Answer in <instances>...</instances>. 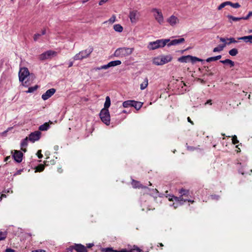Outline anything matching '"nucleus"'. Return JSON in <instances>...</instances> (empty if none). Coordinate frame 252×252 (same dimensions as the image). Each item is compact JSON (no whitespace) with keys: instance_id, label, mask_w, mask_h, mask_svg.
Wrapping results in <instances>:
<instances>
[{"instance_id":"obj_1","label":"nucleus","mask_w":252,"mask_h":252,"mask_svg":"<svg viewBox=\"0 0 252 252\" xmlns=\"http://www.w3.org/2000/svg\"><path fill=\"white\" fill-rule=\"evenodd\" d=\"M181 194L180 197H176L174 195H170L168 198L169 201H176L177 202H180V204H183L184 202L188 201L191 203L194 201L188 198L189 191L185 189H181L179 191Z\"/></svg>"},{"instance_id":"obj_34","label":"nucleus","mask_w":252,"mask_h":252,"mask_svg":"<svg viewBox=\"0 0 252 252\" xmlns=\"http://www.w3.org/2000/svg\"><path fill=\"white\" fill-rule=\"evenodd\" d=\"M38 88V86L37 85H35V86H33V87H29V89H28V90L26 91V93H33V92L36 91L37 89Z\"/></svg>"},{"instance_id":"obj_60","label":"nucleus","mask_w":252,"mask_h":252,"mask_svg":"<svg viewBox=\"0 0 252 252\" xmlns=\"http://www.w3.org/2000/svg\"><path fill=\"white\" fill-rule=\"evenodd\" d=\"M13 250H12V249H7L6 250V252H13Z\"/></svg>"},{"instance_id":"obj_16","label":"nucleus","mask_w":252,"mask_h":252,"mask_svg":"<svg viewBox=\"0 0 252 252\" xmlns=\"http://www.w3.org/2000/svg\"><path fill=\"white\" fill-rule=\"evenodd\" d=\"M185 38H180L179 39H175L171 41H169L168 43H167V46L168 47L171 46L172 45H176L177 44H179L181 43H182L185 42Z\"/></svg>"},{"instance_id":"obj_63","label":"nucleus","mask_w":252,"mask_h":252,"mask_svg":"<svg viewBox=\"0 0 252 252\" xmlns=\"http://www.w3.org/2000/svg\"><path fill=\"white\" fill-rule=\"evenodd\" d=\"M72 65H73V62H70L69 63L68 67H71Z\"/></svg>"},{"instance_id":"obj_62","label":"nucleus","mask_w":252,"mask_h":252,"mask_svg":"<svg viewBox=\"0 0 252 252\" xmlns=\"http://www.w3.org/2000/svg\"><path fill=\"white\" fill-rule=\"evenodd\" d=\"M188 149L189 150H193L194 149V148L192 147H188Z\"/></svg>"},{"instance_id":"obj_5","label":"nucleus","mask_w":252,"mask_h":252,"mask_svg":"<svg viewBox=\"0 0 252 252\" xmlns=\"http://www.w3.org/2000/svg\"><path fill=\"white\" fill-rule=\"evenodd\" d=\"M151 12L156 21L160 25L163 24L164 20L163 14L160 9L154 8L152 9Z\"/></svg>"},{"instance_id":"obj_44","label":"nucleus","mask_w":252,"mask_h":252,"mask_svg":"<svg viewBox=\"0 0 252 252\" xmlns=\"http://www.w3.org/2000/svg\"><path fill=\"white\" fill-rule=\"evenodd\" d=\"M44 169V166L43 165H40V166H38L37 167V170L39 172L42 171Z\"/></svg>"},{"instance_id":"obj_27","label":"nucleus","mask_w":252,"mask_h":252,"mask_svg":"<svg viewBox=\"0 0 252 252\" xmlns=\"http://www.w3.org/2000/svg\"><path fill=\"white\" fill-rule=\"evenodd\" d=\"M111 104V100L109 97V96H106L105 98V101L104 105V108L103 109H108V108L110 107Z\"/></svg>"},{"instance_id":"obj_37","label":"nucleus","mask_w":252,"mask_h":252,"mask_svg":"<svg viewBox=\"0 0 252 252\" xmlns=\"http://www.w3.org/2000/svg\"><path fill=\"white\" fill-rule=\"evenodd\" d=\"M227 17L229 20H232L233 21H238L242 19V17H235L230 15H227Z\"/></svg>"},{"instance_id":"obj_57","label":"nucleus","mask_w":252,"mask_h":252,"mask_svg":"<svg viewBox=\"0 0 252 252\" xmlns=\"http://www.w3.org/2000/svg\"><path fill=\"white\" fill-rule=\"evenodd\" d=\"M212 100H207V101L205 103V104H212Z\"/></svg>"},{"instance_id":"obj_22","label":"nucleus","mask_w":252,"mask_h":252,"mask_svg":"<svg viewBox=\"0 0 252 252\" xmlns=\"http://www.w3.org/2000/svg\"><path fill=\"white\" fill-rule=\"evenodd\" d=\"M178 61L181 63H188L189 62V55L182 56L178 59Z\"/></svg>"},{"instance_id":"obj_25","label":"nucleus","mask_w":252,"mask_h":252,"mask_svg":"<svg viewBox=\"0 0 252 252\" xmlns=\"http://www.w3.org/2000/svg\"><path fill=\"white\" fill-rule=\"evenodd\" d=\"M204 60L202 59L189 55V62H191L192 63H195L196 62H202Z\"/></svg>"},{"instance_id":"obj_18","label":"nucleus","mask_w":252,"mask_h":252,"mask_svg":"<svg viewBox=\"0 0 252 252\" xmlns=\"http://www.w3.org/2000/svg\"><path fill=\"white\" fill-rule=\"evenodd\" d=\"M131 184L132 187L134 188H142V189H146L147 187L146 186H143L140 182L138 181H136L134 180H132Z\"/></svg>"},{"instance_id":"obj_48","label":"nucleus","mask_w":252,"mask_h":252,"mask_svg":"<svg viewBox=\"0 0 252 252\" xmlns=\"http://www.w3.org/2000/svg\"><path fill=\"white\" fill-rule=\"evenodd\" d=\"M108 0H100V1L99 2V5H101L104 3L106 2Z\"/></svg>"},{"instance_id":"obj_45","label":"nucleus","mask_w":252,"mask_h":252,"mask_svg":"<svg viewBox=\"0 0 252 252\" xmlns=\"http://www.w3.org/2000/svg\"><path fill=\"white\" fill-rule=\"evenodd\" d=\"M251 16H252L250 11L249 12L248 14L246 17H242V18L243 20H248Z\"/></svg>"},{"instance_id":"obj_55","label":"nucleus","mask_w":252,"mask_h":252,"mask_svg":"<svg viewBox=\"0 0 252 252\" xmlns=\"http://www.w3.org/2000/svg\"><path fill=\"white\" fill-rule=\"evenodd\" d=\"M11 158V157L10 156H7L6 157L5 159H4V161H8L9 159H10Z\"/></svg>"},{"instance_id":"obj_35","label":"nucleus","mask_w":252,"mask_h":252,"mask_svg":"<svg viewBox=\"0 0 252 252\" xmlns=\"http://www.w3.org/2000/svg\"><path fill=\"white\" fill-rule=\"evenodd\" d=\"M228 53L230 55L232 56H235L238 54V51L237 49L233 48L229 50Z\"/></svg>"},{"instance_id":"obj_32","label":"nucleus","mask_w":252,"mask_h":252,"mask_svg":"<svg viewBox=\"0 0 252 252\" xmlns=\"http://www.w3.org/2000/svg\"><path fill=\"white\" fill-rule=\"evenodd\" d=\"M148 84V80L147 78H145L142 83L140 84V89L141 90H144L147 88Z\"/></svg>"},{"instance_id":"obj_61","label":"nucleus","mask_w":252,"mask_h":252,"mask_svg":"<svg viewBox=\"0 0 252 252\" xmlns=\"http://www.w3.org/2000/svg\"><path fill=\"white\" fill-rule=\"evenodd\" d=\"M45 33H46L45 30H42L41 34V35H44Z\"/></svg>"},{"instance_id":"obj_39","label":"nucleus","mask_w":252,"mask_h":252,"mask_svg":"<svg viewBox=\"0 0 252 252\" xmlns=\"http://www.w3.org/2000/svg\"><path fill=\"white\" fill-rule=\"evenodd\" d=\"M116 16L115 15H113L108 21L104 22V23L109 22L110 24H113L116 21Z\"/></svg>"},{"instance_id":"obj_43","label":"nucleus","mask_w":252,"mask_h":252,"mask_svg":"<svg viewBox=\"0 0 252 252\" xmlns=\"http://www.w3.org/2000/svg\"><path fill=\"white\" fill-rule=\"evenodd\" d=\"M41 34L39 33H36L34 35L33 39L34 41H37L38 39L41 36Z\"/></svg>"},{"instance_id":"obj_19","label":"nucleus","mask_w":252,"mask_h":252,"mask_svg":"<svg viewBox=\"0 0 252 252\" xmlns=\"http://www.w3.org/2000/svg\"><path fill=\"white\" fill-rule=\"evenodd\" d=\"M121 63H122V62L121 61L116 60V61H111V62L108 63L106 64V65L107 67V69H108V68L111 67L115 66L117 65H120L121 64Z\"/></svg>"},{"instance_id":"obj_12","label":"nucleus","mask_w":252,"mask_h":252,"mask_svg":"<svg viewBox=\"0 0 252 252\" xmlns=\"http://www.w3.org/2000/svg\"><path fill=\"white\" fill-rule=\"evenodd\" d=\"M56 92V90L54 88H51L48 90L44 94H43L41 98L43 100H46L51 97Z\"/></svg>"},{"instance_id":"obj_26","label":"nucleus","mask_w":252,"mask_h":252,"mask_svg":"<svg viewBox=\"0 0 252 252\" xmlns=\"http://www.w3.org/2000/svg\"><path fill=\"white\" fill-rule=\"evenodd\" d=\"M50 125L48 123H45L44 124L41 125L39 127V130L41 131H46L49 129Z\"/></svg>"},{"instance_id":"obj_30","label":"nucleus","mask_w":252,"mask_h":252,"mask_svg":"<svg viewBox=\"0 0 252 252\" xmlns=\"http://www.w3.org/2000/svg\"><path fill=\"white\" fill-rule=\"evenodd\" d=\"M220 62L223 64H228L230 65V67H232L234 65V62L229 59H226L225 60L220 61Z\"/></svg>"},{"instance_id":"obj_8","label":"nucleus","mask_w":252,"mask_h":252,"mask_svg":"<svg viewBox=\"0 0 252 252\" xmlns=\"http://www.w3.org/2000/svg\"><path fill=\"white\" fill-rule=\"evenodd\" d=\"M57 55V52L53 50L47 51L39 56V59L41 61L50 59Z\"/></svg>"},{"instance_id":"obj_17","label":"nucleus","mask_w":252,"mask_h":252,"mask_svg":"<svg viewBox=\"0 0 252 252\" xmlns=\"http://www.w3.org/2000/svg\"><path fill=\"white\" fill-rule=\"evenodd\" d=\"M160 57L162 65L171 62L173 58L171 55H161Z\"/></svg>"},{"instance_id":"obj_21","label":"nucleus","mask_w":252,"mask_h":252,"mask_svg":"<svg viewBox=\"0 0 252 252\" xmlns=\"http://www.w3.org/2000/svg\"><path fill=\"white\" fill-rule=\"evenodd\" d=\"M143 103L135 100H132L131 107H134L136 110H139L142 106Z\"/></svg>"},{"instance_id":"obj_7","label":"nucleus","mask_w":252,"mask_h":252,"mask_svg":"<svg viewBox=\"0 0 252 252\" xmlns=\"http://www.w3.org/2000/svg\"><path fill=\"white\" fill-rule=\"evenodd\" d=\"M99 116L101 120L107 126H109L110 123V116L108 109H102L99 113Z\"/></svg>"},{"instance_id":"obj_2","label":"nucleus","mask_w":252,"mask_h":252,"mask_svg":"<svg viewBox=\"0 0 252 252\" xmlns=\"http://www.w3.org/2000/svg\"><path fill=\"white\" fill-rule=\"evenodd\" d=\"M170 41L169 39H158L149 43L147 48L150 50H154L164 47Z\"/></svg>"},{"instance_id":"obj_36","label":"nucleus","mask_w":252,"mask_h":252,"mask_svg":"<svg viewBox=\"0 0 252 252\" xmlns=\"http://www.w3.org/2000/svg\"><path fill=\"white\" fill-rule=\"evenodd\" d=\"M230 1H227L221 3L218 7L219 10H221L222 8L224 7L226 5H229Z\"/></svg>"},{"instance_id":"obj_38","label":"nucleus","mask_w":252,"mask_h":252,"mask_svg":"<svg viewBox=\"0 0 252 252\" xmlns=\"http://www.w3.org/2000/svg\"><path fill=\"white\" fill-rule=\"evenodd\" d=\"M7 236V232L6 231L0 232V241L4 240Z\"/></svg>"},{"instance_id":"obj_20","label":"nucleus","mask_w":252,"mask_h":252,"mask_svg":"<svg viewBox=\"0 0 252 252\" xmlns=\"http://www.w3.org/2000/svg\"><path fill=\"white\" fill-rule=\"evenodd\" d=\"M28 137H26L25 138L23 139L21 142V150L24 152H26L27 151L26 149L24 148L28 146Z\"/></svg>"},{"instance_id":"obj_42","label":"nucleus","mask_w":252,"mask_h":252,"mask_svg":"<svg viewBox=\"0 0 252 252\" xmlns=\"http://www.w3.org/2000/svg\"><path fill=\"white\" fill-rule=\"evenodd\" d=\"M232 140L233 144H236L239 143V141L237 140V138L236 135L232 136Z\"/></svg>"},{"instance_id":"obj_59","label":"nucleus","mask_w":252,"mask_h":252,"mask_svg":"<svg viewBox=\"0 0 252 252\" xmlns=\"http://www.w3.org/2000/svg\"><path fill=\"white\" fill-rule=\"evenodd\" d=\"M22 171H23V169L19 170L17 171L16 174H17V175L20 174Z\"/></svg>"},{"instance_id":"obj_58","label":"nucleus","mask_w":252,"mask_h":252,"mask_svg":"<svg viewBox=\"0 0 252 252\" xmlns=\"http://www.w3.org/2000/svg\"><path fill=\"white\" fill-rule=\"evenodd\" d=\"M6 197V196L5 194H0V198H1L2 199L3 197Z\"/></svg>"},{"instance_id":"obj_41","label":"nucleus","mask_w":252,"mask_h":252,"mask_svg":"<svg viewBox=\"0 0 252 252\" xmlns=\"http://www.w3.org/2000/svg\"><path fill=\"white\" fill-rule=\"evenodd\" d=\"M182 204H180V202H177L175 201L172 204L170 205L171 206H173L175 209L177 208L179 206L182 205Z\"/></svg>"},{"instance_id":"obj_46","label":"nucleus","mask_w":252,"mask_h":252,"mask_svg":"<svg viewBox=\"0 0 252 252\" xmlns=\"http://www.w3.org/2000/svg\"><path fill=\"white\" fill-rule=\"evenodd\" d=\"M12 129V127H9L7 130H5L4 131L2 132L1 133V135L2 136H5L7 132L10 129Z\"/></svg>"},{"instance_id":"obj_31","label":"nucleus","mask_w":252,"mask_h":252,"mask_svg":"<svg viewBox=\"0 0 252 252\" xmlns=\"http://www.w3.org/2000/svg\"><path fill=\"white\" fill-rule=\"evenodd\" d=\"M225 47V45L224 44L222 45H220L218 47H215L213 49L214 52H220L223 50V48Z\"/></svg>"},{"instance_id":"obj_10","label":"nucleus","mask_w":252,"mask_h":252,"mask_svg":"<svg viewBox=\"0 0 252 252\" xmlns=\"http://www.w3.org/2000/svg\"><path fill=\"white\" fill-rule=\"evenodd\" d=\"M166 22L170 26L175 27L180 23V19L176 16L172 15L166 19Z\"/></svg>"},{"instance_id":"obj_52","label":"nucleus","mask_w":252,"mask_h":252,"mask_svg":"<svg viewBox=\"0 0 252 252\" xmlns=\"http://www.w3.org/2000/svg\"><path fill=\"white\" fill-rule=\"evenodd\" d=\"M114 252H132V251H127L126 250H122V251H114Z\"/></svg>"},{"instance_id":"obj_50","label":"nucleus","mask_w":252,"mask_h":252,"mask_svg":"<svg viewBox=\"0 0 252 252\" xmlns=\"http://www.w3.org/2000/svg\"><path fill=\"white\" fill-rule=\"evenodd\" d=\"M211 197L213 199L218 200L219 198V196L218 195H212Z\"/></svg>"},{"instance_id":"obj_4","label":"nucleus","mask_w":252,"mask_h":252,"mask_svg":"<svg viewBox=\"0 0 252 252\" xmlns=\"http://www.w3.org/2000/svg\"><path fill=\"white\" fill-rule=\"evenodd\" d=\"M94 49L92 47H89L87 49L82 50L79 53L76 54L73 57L74 61L82 60L84 59L87 58L90 56L91 54L93 52Z\"/></svg>"},{"instance_id":"obj_14","label":"nucleus","mask_w":252,"mask_h":252,"mask_svg":"<svg viewBox=\"0 0 252 252\" xmlns=\"http://www.w3.org/2000/svg\"><path fill=\"white\" fill-rule=\"evenodd\" d=\"M12 157L17 162L20 163L22 161L23 154L20 151L15 150Z\"/></svg>"},{"instance_id":"obj_40","label":"nucleus","mask_w":252,"mask_h":252,"mask_svg":"<svg viewBox=\"0 0 252 252\" xmlns=\"http://www.w3.org/2000/svg\"><path fill=\"white\" fill-rule=\"evenodd\" d=\"M229 5L235 8H237L240 7V5L239 3H232L231 1H230Z\"/></svg>"},{"instance_id":"obj_33","label":"nucleus","mask_w":252,"mask_h":252,"mask_svg":"<svg viewBox=\"0 0 252 252\" xmlns=\"http://www.w3.org/2000/svg\"><path fill=\"white\" fill-rule=\"evenodd\" d=\"M123 106L125 108H127L132 106V100H126L123 103Z\"/></svg>"},{"instance_id":"obj_11","label":"nucleus","mask_w":252,"mask_h":252,"mask_svg":"<svg viewBox=\"0 0 252 252\" xmlns=\"http://www.w3.org/2000/svg\"><path fill=\"white\" fill-rule=\"evenodd\" d=\"M41 136V132L39 131H35L32 132L29 136V140L33 143L36 141H38Z\"/></svg>"},{"instance_id":"obj_47","label":"nucleus","mask_w":252,"mask_h":252,"mask_svg":"<svg viewBox=\"0 0 252 252\" xmlns=\"http://www.w3.org/2000/svg\"><path fill=\"white\" fill-rule=\"evenodd\" d=\"M37 155L39 158H41L42 157V155L41 154V150H38L37 152Z\"/></svg>"},{"instance_id":"obj_28","label":"nucleus","mask_w":252,"mask_h":252,"mask_svg":"<svg viewBox=\"0 0 252 252\" xmlns=\"http://www.w3.org/2000/svg\"><path fill=\"white\" fill-rule=\"evenodd\" d=\"M221 55H218V56H217L215 57H210L206 59V62H211L216 61L218 60H220V59H221Z\"/></svg>"},{"instance_id":"obj_15","label":"nucleus","mask_w":252,"mask_h":252,"mask_svg":"<svg viewBox=\"0 0 252 252\" xmlns=\"http://www.w3.org/2000/svg\"><path fill=\"white\" fill-rule=\"evenodd\" d=\"M72 248L77 252H87V249L84 245L81 244H76L72 246Z\"/></svg>"},{"instance_id":"obj_13","label":"nucleus","mask_w":252,"mask_h":252,"mask_svg":"<svg viewBox=\"0 0 252 252\" xmlns=\"http://www.w3.org/2000/svg\"><path fill=\"white\" fill-rule=\"evenodd\" d=\"M220 41L223 43L224 45H225V46L227 45H230L231 43H236L238 42V40H236L235 38L233 37H230V38H223V37H220Z\"/></svg>"},{"instance_id":"obj_23","label":"nucleus","mask_w":252,"mask_h":252,"mask_svg":"<svg viewBox=\"0 0 252 252\" xmlns=\"http://www.w3.org/2000/svg\"><path fill=\"white\" fill-rule=\"evenodd\" d=\"M153 63L157 65H162V62L161 60L160 56L155 57L153 60Z\"/></svg>"},{"instance_id":"obj_3","label":"nucleus","mask_w":252,"mask_h":252,"mask_svg":"<svg viewBox=\"0 0 252 252\" xmlns=\"http://www.w3.org/2000/svg\"><path fill=\"white\" fill-rule=\"evenodd\" d=\"M133 50V48H119L115 50L114 53V56L117 58H123L126 57L131 54Z\"/></svg>"},{"instance_id":"obj_6","label":"nucleus","mask_w":252,"mask_h":252,"mask_svg":"<svg viewBox=\"0 0 252 252\" xmlns=\"http://www.w3.org/2000/svg\"><path fill=\"white\" fill-rule=\"evenodd\" d=\"M29 75L30 72L27 68L23 67L20 69L19 72V81L22 82V84L24 86L27 87L29 85L27 82L24 81V80Z\"/></svg>"},{"instance_id":"obj_49","label":"nucleus","mask_w":252,"mask_h":252,"mask_svg":"<svg viewBox=\"0 0 252 252\" xmlns=\"http://www.w3.org/2000/svg\"><path fill=\"white\" fill-rule=\"evenodd\" d=\"M105 251L106 252H114V251H113L111 248H107L105 249Z\"/></svg>"},{"instance_id":"obj_54","label":"nucleus","mask_w":252,"mask_h":252,"mask_svg":"<svg viewBox=\"0 0 252 252\" xmlns=\"http://www.w3.org/2000/svg\"><path fill=\"white\" fill-rule=\"evenodd\" d=\"M94 246V244L93 243H89L87 245V247L88 248H90Z\"/></svg>"},{"instance_id":"obj_53","label":"nucleus","mask_w":252,"mask_h":252,"mask_svg":"<svg viewBox=\"0 0 252 252\" xmlns=\"http://www.w3.org/2000/svg\"><path fill=\"white\" fill-rule=\"evenodd\" d=\"M32 252H45V251L43 250H37L32 251Z\"/></svg>"},{"instance_id":"obj_24","label":"nucleus","mask_w":252,"mask_h":252,"mask_svg":"<svg viewBox=\"0 0 252 252\" xmlns=\"http://www.w3.org/2000/svg\"><path fill=\"white\" fill-rule=\"evenodd\" d=\"M237 39L238 40H243L246 43H250V40H251L250 35L237 37Z\"/></svg>"},{"instance_id":"obj_9","label":"nucleus","mask_w":252,"mask_h":252,"mask_svg":"<svg viewBox=\"0 0 252 252\" xmlns=\"http://www.w3.org/2000/svg\"><path fill=\"white\" fill-rule=\"evenodd\" d=\"M140 13L137 10L131 11L129 14V18L132 24H136L139 20Z\"/></svg>"},{"instance_id":"obj_51","label":"nucleus","mask_w":252,"mask_h":252,"mask_svg":"<svg viewBox=\"0 0 252 252\" xmlns=\"http://www.w3.org/2000/svg\"><path fill=\"white\" fill-rule=\"evenodd\" d=\"M99 69H100V70H101V69H107V67H106V64L102 65V66H100L99 67Z\"/></svg>"},{"instance_id":"obj_64","label":"nucleus","mask_w":252,"mask_h":252,"mask_svg":"<svg viewBox=\"0 0 252 252\" xmlns=\"http://www.w3.org/2000/svg\"><path fill=\"white\" fill-rule=\"evenodd\" d=\"M250 38H251L250 43L252 44V35H250Z\"/></svg>"},{"instance_id":"obj_56","label":"nucleus","mask_w":252,"mask_h":252,"mask_svg":"<svg viewBox=\"0 0 252 252\" xmlns=\"http://www.w3.org/2000/svg\"><path fill=\"white\" fill-rule=\"evenodd\" d=\"M188 121L191 124L193 125V122L191 120L189 117H188Z\"/></svg>"},{"instance_id":"obj_29","label":"nucleus","mask_w":252,"mask_h":252,"mask_svg":"<svg viewBox=\"0 0 252 252\" xmlns=\"http://www.w3.org/2000/svg\"><path fill=\"white\" fill-rule=\"evenodd\" d=\"M114 30L119 32H121L123 31V28L120 24H116L113 26Z\"/></svg>"}]
</instances>
